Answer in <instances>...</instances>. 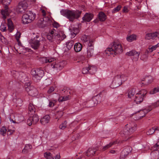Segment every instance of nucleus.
<instances>
[{"label": "nucleus", "mask_w": 159, "mask_h": 159, "mask_svg": "<svg viewBox=\"0 0 159 159\" xmlns=\"http://www.w3.org/2000/svg\"><path fill=\"white\" fill-rule=\"evenodd\" d=\"M96 149L90 148L88 149L86 152V155L87 157H92L94 154H96Z\"/></svg>", "instance_id": "obj_25"}, {"label": "nucleus", "mask_w": 159, "mask_h": 159, "mask_svg": "<svg viewBox=\"0 0 159 159\" xmlns=\"http://www.w3.org/2000/svg\"><path fill=\"white\" fill-rule=\"evenodd\" d=\"M123 51V48L120 43L117 41H114L111 45L105 51V53L109 56L111 54L116 55L121 53Z\"/></svg>", "instance_id": "obj_1"}, {"label": "nucleus", "mask_w": 159, "mask_h": 159, "mask_svg": "<svg viewBox=\"0 0 159 159\" xmlns=\"http://www.w3.org/2000/svg\"><path fill=\"white\" fill-rule=\"evenodd\" d=\"M31 73L33 75V79L35 82L39 81L43 76L44 71L39 69H32Z\"/></svg>", "instance_id": "obj_7"}, {"label": "nucleus", "mask_w": 159, "mask_h": 159, "mask_svg": "<svg viewBox=\"0 0 159 159\" xmlns=\"http://www.w3.org/2000/svg\"><path fill=\"white\" fill-rule=\"evenodd\" d=\"M36 14L31 11H27L22 16V23L24 24L30 23L34 20Z\"/></svg>", "instance_id": "obj_5"}, {"label": "nucleus", "mask_w": 159, "mask_h": 159, "mask_svg": "<svg viewBox=\"0 0 159 159\" xmlns=\"http://www.w3.org/2000/svg\"><path fill=\"white\" fill-rule=\"evenodd\" d=\"M101 92L100 93L98 94L97 95L92 98V100H90L86 102L87 106L86 107H91L94 106H96L97 104L101 102V98H99L97 100V98L98 96H100V95Z\"/></svg>", "instance_id": "obj_11"}, {"label": "nucleus", "mask_w": 159, "mask_h": 159, "mask_svg": "<svg viewBox=\"0 0 159 159\" xmlns=\"http://www.w3.org/2000/svg\"><path fill=\"white\" fill-rule=\"evenodd\" d=\"M55 60V59L54 58H51L48 57H47V63H50L53 61Z\"/></svg>", "instance_id": "obj_59"}, {"label": "nucleus", "mask_w": 159, "mask_h": 159, "mask_svg": "<svg viewBox=\"0 0 159 159\" xmlns=\"http://www.w3.org/2000/svg\"><path fill=\"white\" fill-rule=\"evenodd\" d=\"M152 110V109H150L149 108L148 109H145L142 110H141L140 111V117H143L144 116H145L146 115V114L149 111H150L151 110Z\"/></svg>", "instance_id": "obj_32"}, {"label": "nucleus", "mask_w": 159, "mask_h": 159, "mask_svg": "<svg viewBox=\"0 0 159 159\" xmlns=\"http://www.w3.org/2000/svg\"><path fill=\"white\" fill-rule=\"evenodd\" d=\"M60 154L59 153L57 154L54 158H53V159H59L60 158Z\"/></svg>", "instance_id": "obj_63"}, {"label": "nucleus", "mask_w": 159, "mask_h": 159, "mask_svg": "<svg viewBox=\"0 0 159 159\" xmlns=\"http://www.w3.org/2000/svg\"><path fill=\"white\" fill-rule=\"evenodd\" d=\"M74 42L72 40L66 42V47L68 50L72 48L74 45Z\"/></svg>", "instance_id": "obj_34"}, {"label": "nucleus", "mask_w": 159, "mask_h": 159, "mask_svg": "<svg viewBox=\"0 0 159 159\" xmlns=\"http://www.w3.org/2000/svg\"><path fill=\"white\" fill-rule=\"evenodd\" d=\"M147 91L145 89H143L141 90L140 92H139V94H140L142 96L143 98L144 96L147 94Z\"/></svg>", "instance_id": "obj_46"}, {"label": "nucleus", "mask_w": 159, "mask_h": 159, "mask_svg": "<svg viewBox=\"0 0 159 159\" xmlns=\"http://www.w3.org/2000/svg\"><path fill=\"white\" fill-rule=\"evenodd\" d=\"M69 99V96H61L59 98L58 100L59 102H62L63 101H66Z\"/></svg>", "instance_id": "obj_40"}, {"label": "nucleus", "mask_w": 159, "mask_h": 159, "mask_svg": "<svg viewBox=\"0 0 159 159\" xmlns=\"http://www.w3.org/2000/svg\"><path fill=\"white\" fill-rule=\"evenodd\" d=\"M41 38L39 35H37L30 41L31 47L35 50L38 49L40 46Z\"/></svg>", "instance_id": "obj_9"}, {"label": "nucleus", "mask_w": 159, "mask_h": 159, "mask_svg": "<svg viewBox=\"0 0 159 159\" xmlns=\"http://www.w3.org/2000/svg\"><path fill=\"white\" fill-rule=\"evenodd\" d=\"M8 26V30L10 32H11L14 30L13 24L11 19H8L7 24L5 22L2 23L0 27V30L2 32L7 31V26Z\"/></svg>", "instance_id": "obj_8"}, {"label": "nucleus", "mask_w": 159, "mask_h": 159, "mask_svg": "<svg viewBox=\"0 0 159 159\" xmlns=\"http://www.w3.org/2000/svg\"><path fill=\"white\" fill-rule=\"evenodd\" d=\"M93 16V15L92 14L87 13L84 15L82 18V19L85 22H89L92 20Z\"/></svg>", "instance_id": "obj_20"}, {"label": "nucleus", "mask_w": 159, "mask_h": 159, "mask_svg": "<svg viewBox=\"0 0 159 159\" xmlns=\"http://www.w3.org/2000/svg\"><path fill=\"white\" fill-rule=\"evenodd\" d=\"M33 115L32 116H30L33 122V125H35L36 124L39 120V117L36 114H33V115Z\"/></svg>", "instance_id": "obj_30"}, {"label": "nucleus", "mask_w": 159, "mask_h": 159, "mask_svg": "<svg viewBox=\"0 0 159 159\" xmlns=\"http://www.w3.org/2000/svg\"><path fill=\"white\" fill-rule=\"evenodd\" d=\"M49 103L48 105V106L50 107H52L54 106L55 105V103L57 101L56 100H53L52 101V100H49Z\"/></svg>", "instance_id": "obj_43"}, {"label": "nucleus", "mask_w": 159, "mask_h": 159, "mask_svg": "<svg viewBox=\"0 0 159 159\" xmlns=\"http://www.w3.org/2000/svg\"><path fill=\"white\" fill-rule=\"evenodd\" d=\"M28 7V4L25 1H21L19 3L16 10L20 13L23 12L27 9Z\"/></svg>", "instance_id": "obj_12"}, {"label": "nucleus", "mask_w": 159, "mask_h": 159, "mask_svg": "<svg viewBox=\"0 0 159 159\" xmlns=\"http://www.w3.org/2000/svg\"><path fill=\"white\" fill-rule=\"evenodd\" d=\"M135 93V89L133 88L129 91L128 93V96L129 98H131Z\"/></svg>", "instance_id": "obj_36"}, {"label": "nucleus", "mask_w": 159, "mask_h": 159, "mask_svg": "<svg viewBox=\"0 0 159 159\" xmlns=\"http://www.w3.org/2000/svg\"><path fill=\"white\" fill-rule=\"evenodd\" d=\"M12 0H1V3L3 6V9L1 11V13L3 19H5L6 16H8L11 12L10 9L8 6L10 5Z\"/></svg>", "instance_id": "obj_6"}, {"label": "nucleus", "mask_w": 159, "mask_h": 159, "mask_svg": "<svg viewBox=\"0 0 159 159\" xmlns=\"http://www.w3.org/2000/svg\"><path fill=\"white\" fill-rule=\"evenodd\" d=\"M89 73L93 74L97 71V68L95 67L91 66L88 67Z\"/></svg>", "instance_id": "obj_35"}, {"label": "nucleus", "mask_w": 159, "mask_h": 159, "mask_svg": "<svg viewBox=\"0 0 159 159\" xmlns=\"http://www.w3.org/2000/svg\"><path fill=\"white\" fill-rule=\"evenodd\" d=\"M32 148V146L30 144H26L24 149L22 150V152L25 153H27Z\"/></svg>", "instance_id": "obj_33"}, {"label": "nucleus", "mask_w": 159, "mask_h": 159, "mask_svg": "<svg viewBox=\"0 0 159 159\" xmlns=\"http://www.w3.org/2000/svg\"><path fill=\"white\" fill-rule=\"evenodd\" d=\"M122 141H120L118 139L116 141H114L113 142H111L109 144L104 146L102 148V150H105L107 148L110 147L114 144L121 143L122 142Z\"/></svg>", "instance_id": "obj_23"}, {"label": "nucleus", "mask_w": 159, "mask_h": 159, "mask_svg": "<svg viewBox=\"0 0 159 159\" xmlns=\"http://www.w3.org/2000/svg\"><path fill=\"white\" fill-rule=\"evenodd\" d=\"M50 119V117L49 115H45L40 119V123L43 125H46L49 122Z\"/></svg>", "instance_id": "obj_19"}, {"label": "nucleus", "mask_w": 159, "mask_h": 159, "mask_svg": "<svg viewBox=\"0 0 159 159\" xmlns=\"http://www.w3.org/2000/svg\"><path fill=\"white\" fill-rule=\"evenodd\" d=\"M51 154L50 152L48 153H44V156L45 157L47 158L48 159H50L51 156Z\"/></svg>", "instance_id": "obj_55"}, {"label": "nucleus", "mask_w": 159, "mask_h": 159, "mask_svg": "<svg viewBox=\"0 0 159 159\" xmlns=\"http://www.w3.org/2000/svg\"><path fill=\"white\" fill-rule=\"evenodd\" d=\"M132 150V148L130 147L127 146L121 152L120 159H125Z\"/></svg>", "instance_id": "obj_15"}, {"label": "nucleus", "mask_w": 159, "mask_h": 159, "mask_svg": "<svg viewBox=\"0 0 159 159\" xmlns=\"http://www.w3.org/2000/svg\"><path fill=\"white\" fill-rule=\"evenodd\" d=\"M54 90V88L53 87H50L47 92L48 94H50L53 92Z\"/></svg>", "instance_id": "obj_54"}, {"label": "nucleus", "mask_w": 159, "mask_h": 159, "mask_svg": "<svg viewBox=\"0 0 159 159\" xmlns=\"http://www.w3.org/2000/svg\"><path fill=\"white\" fill-rule=\"evenodd\" d=\"M123 11L124 12H127L128 11L127 7H124L123 9Z\"/></svg>", "instance_id": "obj_64"}, {"label": "nucleus", "mask_w": 159, "mask_h": 159, "mask_svg": "<svg viewBox=\"0 0 159 159\" xmlns=\"http://www.w3.org/2000/svg\"><path fill=\"white\" fill-rule=\"evenodd\" d=\"M6 127L5 126H2L0 129V134L3 136H5L6 135Z\"/></svg>", "instance_id": "obj_39"}, {"label": "nucleus", "mask_w": 159, "mask_h": 159, "mask_svg": "<svg viewBox=\"0 0 159 159\" xmlns=\"http://www.w3.org/2000/svg\"><path fill=\"white\" fill-rule=\"evenodd\" d=\"M0 39L1 41L3 43H6V39H5L4 37L3 36L2 34L0 35Z\"/></svg>", "instance_id": "obj_60"}, {"label": "nucleus", "mask_w": 159, "mask_h": 159, "mask_svg": "<svg viewBox=\"0 0 159 159\" xmlns=\"http://www.w3.org/2000/svg\"><path fill=\"white\" fill-rule=\"evenodd\" d=\"M159 106V99L156 102L152 103L151 105L149 106V109H152V108L158 107Z\"/></svg>", "instance_id": "obj_38"}, {"label": "nucleus", "mask_w": 159, "mask_h": 159, "mask_svg": "<svg viewBox=\"0 0 159 159\" xmlns=\"http://www.w3.org/2000/svg\"><path fill=\"white\" fill-rule=\"evenodd\" d=\"M136 129V125L134 124L132 126L127 124L125 125L124 130L120 132V134L122 137H125L126 139L125 140H126L129 138L128 136L134 133Z\"/></svg>", "instance_id": "obj_4"}, {"label": "nucleus", "mask_w": 159, "mask_h": 159, "mask_svg": "<svg viewBox=\"0 0 159 159\" xmlns=\"http://www.w3.org/2000/svg\"><path fill=\"white\" fill-rule=\"evenodd\" d=\"M156 49V47H155L154 46H153L151 47V48H149V51L151 52H152L153 50H155ZM146 52H147V53H148L149 52V51L148 50H147Z\"/></svg>", "instance_id": "obj_58"}, {"label": "nucleus", "mask_w": 159, "mask_h": 159, "mask_svg": "<svg viewBox=\"0 0 159 159\" xmlns=\"http://www.w3.org/2000/svg\"><path fill=\"white\" fill-rule=\"evenodd\" d=\"M153 78L152 76L150 75L145 76L144 78L142 79V81H144L143 83L145 85H148L149 84L151 83L153 81Z\"/></svg>", "instance_id": "obj_18"}, {"label": "nucleus", "mask_w": 159, "mask_h": 159, "mask_svg": "<svg viewBox=\"0 0 159 159\" xmlns=\"http://www.w3.org/2000/svg\"><path fill=\"white\" fill-rule=\"evenodd\" d=\"M25 90L29 95L32 96H35L38 94V91L37 89L32 86L26 87Z\"/></svg>", "instance_id": "obj_14"}, {"label": "nucleus", "mask_w": 159, "mask_h": 159, "mask_svg": "<svg viewBox=\"0 0 159 159\" xmlns=\"http://www.w3.org/2000/svg\"><path fill=\"white\" fill-rule=\"evenodd\" d=\"M47 37L51 42L56 41L57 43H59L65 39L66 36L63 31H60L58 33H54L53 31H52L47 35Z\"/></svg>", "instance_id": "obj_3"}, {"label": "nucleus", "mask_w": 159, "mask_h": 159, "mask_svg": "<svg viewBox=\"0 0 159 159\" xmlns=\"http://www.w3.org/2000/svg\"><path fill=\"white\" fill-rule=\"evenodd\" d=\"M60 13L61 15L68 19L70 21L73 22L75 19L80 17L81 11L63 9L61 11Z\"/></svg>", "instance_id": "obj_2"}, {"label": "nucleus", "mask_w": 159, "mask_h": 159, "mask_svg": "<svg viewBox=\"0 0 159 159\" xmlns=\"http://www.w3.org/2000/svg\"><path fill=\"white\" fill-rule=\"evenodd\" d=\"M151 155L152 159H158L159 158V157L157 156V153L152 152L151 153Z\"/></svg>", "instance_id": "obj_52"}, {"label": "nucleus", "mask_w": 159, "mask_h": 159, "mask_svg": "<svg viewBox=\"0 0 159 159\" xmlns=\"http://www.w3.org/2000/svg\"><path fill=\"white\" fill-rule=\"evenodd\" d=\"M66 64V62L65 61L60 62L55 65L52 66V67L54 68H56L57 70H61L64 67Z\"/></svg>", "instance_id": "obj_17"}, {"label": "nucleus", "mask_w": 159, "mask_h": 159, "mask_svg": "<svg viewBox=\"0 0 159 159\" xmlns=\"http://www.w3.org/2000/svg\"><path fill=\"white\" fill-rule=\"evenodd\" d=\"M152 148L155 151L157 150L159 148V141L153 146Z\"/></svg>", "instance_id": "obj_50"}, {"label": "nucleus", "mask_w": 159, "mask_h": 159, "mask_svg": "<svg viewBox=\"0 0 159 159\" xmlns=\"http://www.w3.org/2000/svg\"><path fill=\"white\" fill-rule=\"evenodd\" d=\"M136 36L135 35H132L126 38L127 40L129 42H131L136 39Z\"/></svg>", "instance_id": "obj_37"}, {"label": "nucleus", "mask_w": 159, "mask_h": 159, "mask_svg": "<svg viewBox=\"0 0 159 159\" xmlns=\"http://www.w3.org/2000/svg\"><path fill=\"white\" fill-rule=\"evenodd\" d=\"M158 34V33L157 32L151 33H148L146 34L145 38L147 39H154Z\"/></svg>", "instance_id": "obj_22"}, {"label": "nucleus", "mask_w": 159, "mask_h": 159, "mask_svg": "<svg viewBox=\"0 0 159 159\" xmlns=\"http://www.w3.org/2000/svg\"><path fill=\"white\" fill-rule=\"evenodd\" d=\"M87 57H92L93 54L94 48L92 47H91L90 48H87Z\"/></svg>", "instance_id": "obj_26"}, {"label": "nucleus", "mask_w": 159, "mask_h": 159, "mask_svg": "<svg viewBox=\"0 0 159 159\" xmlns=\"http://www.w3.org/2000/svg\"><path fill=\"white\" fill-rule=\"evenodd\" d=\"M88 67L84 68L82 70V73L83 74H87L89 73Z\"/></svg>", "instance_id": "obj_56"}, {"label": "nucleus", "mask_w": 159, "mask_h": 159, "mask_svg": "<svg viewBox=\"0 0 159 159\" xmlns=\"http://www.w3.org/2000/svg\"><path fill=\"white\" fill-rule=\"evenodd\" d=\"M134 99V101L137 104H139L143 100V98L141 95L137 93Z\"/></svg>", "instance_id": "obj_24"}, {"label": "nucleus", "mask_w": 159, "mask_h": 159, "mask_svg": "<svg viewBox=\"0 0 159 159\" xmlns=\"http://www.w3.org/2000/svg\"><path fill=\"white\" fill-rule=\"evenodd\" d=\"M51 20L48 17H44L43 18L42 22V26L44 27L45 26L50 25L51 24Z\"/></svg>", "instance_id": "obj_21"}, {"label": "nucleus", "mask_w": 159, "mask_h": 159, "mask_svg": "<svg viewBox=\"0 0 159 159\" xmlns=\"http://www.w3.org/2000/svg\"><path fill=\"white\" fill-rule=\"evenodd\" d=\"M78 58L80 60L83 61L85 59V56L84 55H81L78 57Z\"/></svg>", "instance_id": "obj_57"}, {"label": "nucleus", "mask_w": 159, "mask_h": 159, "mask_svg": "<svg viewBox=\"0 0 159 159\" xmlns=\"http://www.w3.org/2000/svg\"><path fill=\"white\" fill-rule=\"evenodd\" d=\"M61 91V93L63 94L66 95V96H69L70 94L69 89L66 87H64Z\"/></svg>", "instance_id": "obj_31"}, {"label": "nucleus", "mask_w": 159, "mask_h": 159, "mask_svg": "<svg viewBox=\"0 0 159 159\" xmlns=\"http://www.w3.org/2000/svg\"><path fill=\"white\" fill-rule=\"evenodd\" d=\"M122 84L120 75H116L115 76L110 87L111 88L114 89L118 87Z\"/></svg>", "instance_id": "obj_13"}, {"label": "nucleus", "mask_w": 159, "mask_h": 159, "mask_svg": "<svg viewBox=\"0 0 159 159\" xmlns=\"http://www.w3.org/2000/svg\"><path fill=\"white\" fill-rule=\"evenodd\" d=\"M40 61L43 63H47V57H43L40 58Z\"/></svg>", "instance_id": "obj_53"}, {"label": "nucleus", "mask_w": 159, "mask_h": 159, "mask_svg": "<svg viewBox=\"0 0 159 159\" xmlns=\"http://www.w3.org/2000/svg\"><path fill=\"white\" fill-rule=\"evenodd\" d=\"M27 125L29 126H30L32 124H33V122L30 116L27 119Z\"/></svg>", "instance_id": "obj_48"}, {"label": "nucleus", "mask_w": 159, "mask_h": 159, "mask_svg": "<svg viewBox=\"0 0 159 159\" xmlns=\"http://www.w3.org/2000/svg\"><path fill=\"white\" fill-rule=\"evenodd\" d=\"M159 91V88H154L153 90L150 91V93L151 94H154L156 93Z\"/></svg>", "instance_id": "obj_47"}, {"label": "nucleus", "mask_w": 159, "mask_h": 159, "mask_svg": "<svg viewBox=\"0 0 159 159\" xmlns=\"http://www.w3.org/2000/svg\"><path fill=\"white\" fill-rule=\"evenodd\" d=\"M20 36V33H17L16 36V38L18 42L19 40V39Z\"/></svg>", "instance_id": "obj_62"}, {"label": "nucleus", "mask_w": 159, "mask_h": 159, "mask_svg": "<svg viewBox=\"0 0 159 159\" xmlns=\"http://www.w3.org/2000/svg\"><path fill=\"white\" fill-rule=\"evenodd\" d=\"M140 54V52H139L136 51L135 50H132L126 53V55L129 56H133V60L136 61L138 60Z\"/></svg>", "instance_id": "obj_16"}, {"label": "nucleus", "mask_w": 159, "mask_h": 159, "mask_svg": "<svg viewBox=\"0 0 159 159\" xmlns=\"http://www.w3.org/2000/svg\"><path fill=\"white\" fill-rule=\"evenodd\" d=\"M121 7L120 5H119L115 8H114L113 10H112V13H115L117 11H119L120 10V8H121Z\"/></svg>", "instance_id": "obj_44"}, {"label": "nucleus", "mask_w": 159, "mask_h": 159, "mask_svg": "<svg viewBox=\"0 0 159 159\" xmlns=\"http://www.w3.org/2000/svg\"><path fill=\"white\" fill-rule=\"evenodd\" d=\"M29 114L30 115H33L35 113V109L33 105L30 103L29 104Z\"/></svg>", "instance_id": "obj_28"}, {"label": "nucleus", "mask_w": 159, "mask_h": 159, "mask_svg": "<svg viewBox=\"0 0 159 159\" xmlns=\"http://www.w3.org/2000/svg\"><path fill=\"white\" fill-rule=\"evenodd\" d=\"M98 17L101 21H104L106 19V16L103 12H100L98 15Z\"/></svg>", "instance_id": "obj_29"}, {"label": "nucleus", "mask_w": 159, "mask_h": 159, "mask_svg": "<svg viewBox=\"0 0 159 159\" xmlns=\"http://www.w3.org/2000/svg\"><path fill=\"white\" fill-rule=\"evenodd\" d=\"M74 49L76 52L80 51L82 48V46L81 43H75L74 46Z\"/></svg>", "instance_id": "obj_27"}, {"label": "nucleus", "mask_w": 159, "mask_h": 159, "mask_svg": "<svg viewBox=\"0 0 159 159\" xmlns=\"http://www.w3.org/2000/svg\"><path fill=\"white\" fill-rule=\"evenodd\" d=\"M67 126V122L65 121L63 122L59 126L60 129H64Z\"/></svg>", "instance_id": "obj_42"}, {"label": "nucleus", "mask_w": 159, "mask_h": 159, "mask_svg": "<svg viewBox=\"0 0 159 159\" xmlns=\"http://www.w3.org/2000/svg\"><path fill=\"white\" fill-rule=\"evenodd\" d=\"M89 38V36L84 34L82 36L81 39L83 42H85L88 41Z\"/></svg>", "instance_id": "obj_41"}, {"label": "nucleus", "mask_w": 159, "mask_h": 159, "mask_svg": "<svg viewBox=\"0 0 159 159\" xmlns=\"http://www.w3.org/2000/svg\"><path fill=\"white\" fill-rule=\"evenodd\" d=\"M94 41L92 40H89V43H88V45L87 48H90L91 47H93V48H94Z\"/></svg>", "instance_id": "obj_51"}, {"label": "nucleus", "mask_w": 159, "mask_h": 159, "mask_svg": "<svg viewBox=\"0 0 159 159\" xmlns=\"http://www.w3.org/2000/svg\"><path fill=\"white\" fill-rule=\"evenodd\" d=\"M154 130L153 127L149 129L147 132V135H151L153 134L154 133Z\"/></svg>", "instance_id": "obj_49"}, {"label": "nucleus", "mask_w": 159, "mask_h": 159, "mask_svg": "<svg viewBox=\"0 0 159 159\" xmlns=\"http://www.w3.org/2000/svg\"><path fill=\"white\" fill-rule=\"evenodd\" d=\"M53 26L56 28L59 27L60 26V25L57 22L55 21L53 24Z\"/></svg>", "instance_id": "obj_61"}, {"label": "nucleus", "mask_w": 159, "mask_h": 159, "mask_svg": "<svg viewBox=\"0 0 159 159\" xmlns=\"http://www.w3.org/2000/svg\"><path fill=\"white\" fill-rule=\"evenodd\" d=\"M13 76L15 79H17L22 82L28 80V78L25 73L23 72H19L15 71H13Z\"/></svg>", "instance_id": "obj_10"}, {"label": "nucleus", "mask_w": 159, "mask_h": 159, "mask_svg": "<svg viewBox=\"0 0 159 159\" xmlns=\"http://www.w3.org/2000/svg\"><path fill=\"white\" fill-rule=\"evenodd\" d=\"M118 75H120V78L122 82V81L125 82L128 79L127 76L125 75L121 74Z\"/></svg>", "instance_id": "obj_45"}]
</instances>
